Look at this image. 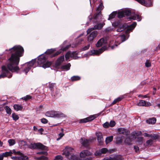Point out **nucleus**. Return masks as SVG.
I'll return each mask as SVG.
<instances>
[{
	"label": "nucleus",
	"mask_w": 160,
	"mask_h": 160,
	"mask_svg": "<svg viewBox=\"0 0 160 160\" xmlns=\"http://www.w3.org/2000/svg\"><path fill=\"white\" fill-rule=\"evenodd\" d=\"M66 117V115L61 112L59 111L55 112L54 116V118H64Z\"/></svg>",
	"instance_id": "obj_17"
},
{
	"label": "nucleus",
	"mask_w": 160,
	"mask_h": 160,
	"mask_svg": "<svg viewBox=\"0 0 160 160\" xmlns=\"http://www.w3.org/2000/svg\"><path fill=\"white\" fill-rule=\"evenodd\" d=\"M118 17L119 18H121L125 17L123 11L118 12Z\"/></svg>",
	"instance_id": "obj_44"
},
{
	"label": "nucleus",
	"mask_w": 160,
	"mask_h": 160,
	"mask_svg": "<svg viewBox=\"0 0 160 160\" xmlns=\"http://www.w3.org/2000/svg\"><path fill=\"white\" fill-rule=\"evenodd\" d=\"M103 126L105 128H108L110 127L109 123L108 122H106L103 124Z\"/></svg>",
	"instance_id": "obj_58"
},
{
	"label": "nucleus",
	"mask_w": 160,
	"mask_h": 160,
	"mask_svg": "<svg viewBox=\"0 0 160 160\" xmlns=\"http://www.w3.org/2000/svg\"><path fill=\"white\" fill-rule=\"evenodd\" d=\"M69 158L70 160H78L77 157L75 155H71Z\"/></svg>",
	"instance_id": "obj_49"
},
{
	"label": "nucleus",
	"mask_w": 160,
	"mask_h": 160,
	"mask_svg": "<svg viewBox=\"0 0 160 160\" xmlns=\"http://www.w3.org/2000/svg\"><path fill=\"white\" fill-rule=\"evenodd\" d=\"M74 149L71 147H66L64 152L62 153V154L65 155L66 157L68 158H69V156H71L72 154L74 152Z\"/></svg>",
	"instance_id": "obj_5"
},
{
	"label": "nucleus",
	"mask_w": 160,
	"mask_h": 160,
	"mask_svg": "<svg viewBox=\"0 0 160 160\" xmlns=\"http://www.w3.org/2000/svg\"><path fill=\"white\" fill-rule=\"evenodd\" d=\"M151 105L150 102H146L143 100H140L139 102L137 104V105L139 106L148 107Z\"/></svg>",
	"instance_id": "obj_14"
},
{
	"label": "nucleus",
	"mask_w": 160,
	"mask_h": 160,
	"mask_svg": "<svg viewBox=\"0 0 160 160\" xmlns=\"http://www.w3.org/2000/svg\"><path fill=\"white\" fill-rule=\"evenodd\" d=\"M130 18L133 20H137L138 21H140L141 19L140 16L137 14L131 16L130 17Z\"/></svg>",
	"instance_id": "obj_25"
},
{
	"label": "nucleus",
	"mask_w": 160,
	"mask_h": 160,
	"mask_svg": "<svg viewBox=\"0 0 160 160\" xmlns=\"http://www.w3.org/2000/svg\"><path fill=\"white\" fill-rule=\"evenodd\" d=\"M94 22H100L102 19V15L100 11H97L93 16Z\"/></svg>",
	"instance_id": "obj_8"
},
{
	"label": "nucleus",
	"mask_w": 160,
	"mask_h": 160,
	"mask_svg": "<svg viewBox=\"0 0 160 160\" xmlns=\"http://www.w3.org/2000/svg\"><path fill=\"white\" fill-rule=\"evenodd\" d=\"M62 157L61 155H57L55 157L54 160H62Z\"/></svg>",
	"instance_id": "obj_51"
},
{
	"label": "nucleus",
	"mask_w": 160,
	"mask_h": 160,
	"mask_svg": "<svg viewBox=\"0 0 160 160\" xmlns=\"http://www.w3.org/2000/svg\"><path fill=\"white\" fill-rule=\"evenodd\" d=\"M13 108L14 109L17 111L21 110L23 108L21 105L16 104L14 105Z\"/></svg>",
	"instance_id": "obj_26"
},
{
	"label": "nucleus",
	"mask_w": 160,
	"mask_h": 160,
	"mask_svg": "<svg viewBox=\"0 0 160 160\" xmlns=\"http://www.w3.org/2000/svg\"><path fill=\"white\" fill-rule=\"evenodd\" d=\"M91 142V140H88L84 138H81L80 139V142L81 144L85 147L88 146Z\"/></svg>",
	"instance_id": "obj_12"
},
{
	"label": "nucleus",
	"mask_w": 160,
	"mask_h": 160,
	"mask_svg": "<svg viewBox=\"0 0 160 160\" xmlns=\"http://www.w3.org/2000/svg\"><path fill=\"white\" fill-rule=\"evenodd\" d=\"M55 51V50L53 49H50L48 50L46 52L47 54H51L54 52Z\"/></svg>",
	"instance_id": "obj_48"
},
{
	"label": "nucleus",
	"mask_w": 160,
	"mask_h": 160,
	"mask_svg": "<svg viewBox=\"0 0 160 160\" xmlns=\"http://www.w3.org/2000/svg\"><path fill=\"white\" fill-rule=\"evenodd\" d=\"M150 137L152 139L154 140V139H157L158 138V136L156 135L151 134Z\"/></svg>",
	"instance_id": "obj_60"
},
{
	"label": "nucleus",
	"mask_w": 160,
	"mask_h": 160,
	"mask_svg": "<svg viewBox=\"0 0 160 160\" xmlns=\"http://www.w3.org/2000/svg\"><path fill=\"white\" fill-rule=\"evenodd\" d=\"M137 23L136 22H133L132 24L129 26H127L125 24L120 25V27L117 29V31L118 32H121L124 30L127 27L126 30V33H129L132 32L136 26Z\"/></svg>",
	"instance_id": "obj_2"
},
{
	"label": "nucleus",
	"mask_w": 160,
	"mask_h": 160,
	"mask_svg": "<svg viewBox=\"0 0 160 160\" xmlns=\"http://www.w3.org/2000/svg\"><path fill=\"white\" fill-rule=\"evenodd\" d=\"M31 68L27 66V67H26L24 69L23 72H24L26 74L30 70Z\"/></svg>",
	"instance_id": "obj_54"
},
{
	"label": "nucleus",
	"mask_w": 160,
	"mask_h": 160,
	"mask_svg": "<svg viewBox=\"0 0 160 160\" xmlns=\"http://www.w3.org/2000/svg\"><path fill=\"white\" fill-rule=\"evenodd\" d=\"M39 159L41 160H46L48 159L47 157L44 155H42L38 158Z\"/></svg>",
	"instance_id": "obj_57"
},
{
	"label": "nucleus",
	"mask_w": 160,
	"mask_h": 160,
	"mask_svg": "<svg viewBox=\"0 0 160 160\" xmlns=\"http://www.w3.org/2000/svg\"><path fill=\"white\" fill-rule=\"evenodd\" d=\"M18 160H28V158L27 156L22 155L17 158Z\"/></svg>",
	"instance_id": "obj_31"
},
{
	"label": "nucleus",
	"mask_w": 160,
	"mask_h": 160,
	"mask_svg": "<svg viewBox=\"0 0 160 160\" xmlns=\"http://www.w3.org/2000/svg\"><path fill=\"white\" fill-rule=\"evenodd\" d=\"M37 153L38 154L44 155H47L48 154V153L46 151L39 152Z\"/></svg>",
	"instance_id": "obj_56"
},
{
	"label": "nucleus",
	"mask_w": 160,
	"mask_h": 160,
	"mask_svg": "<svg viewBox=\"0 0 160 160\" xmlns=\"http://www.w3.org/2000/svg\"><path fill=\"white\" fill-rule=\"evenodd\" d=\"M142 132L141 131H134L132 132L131 137H133V138H136V137L140 136L142 135Z\"/></svg>",
	"instance_id": "obj_19"
},
{
	"label": "nucleus",
	"mask_w": 160,
	"mask_h": 160,
	"mask_svg": "<svg viewBox=\"0 0 160 160\" xmlns=\"http://www.w3.org/2000/svg\"><path fill=\"white\" fill-rule=\"evenodd\" d=\"M103 26V24L102 23H98L94 26L93 28L88 29L87 31V34H88L90 32L93 30L94 29H100Z\"/></svg>",
	"instance_id": "obj_9"
},
{
	"label": "nucleus",
	"mask_w": 160,
	"mask_h": 160,
	"mask_svg": "<svg viewBox=\"0 0 160 160\" xmlns=\"http://www.w3.org/2000/svg\"><path fill=\"white\" fill-rule=\"evenodd\" d=\"M134 139L133 137H131V136L128 137L125 140V142L128 144L131 145L132 144V141Z\"/></svg>",
	"instance_id": "obj_18"
},
{
	"label": "nucleus",
	"mask_w": 160,
	"mask_h": 160,
	"mask_svg": "<svg viewBox=\"0 0 160 160\" xmlns=\"http://www.w3.org/2000/svg\"><path fill=\"white\" fill-rule=\"evenodd\" d=\"M117 131L119 134L125 135H128L130 133V132L128 130L122 128H118Z\"/></svg>",
	"instance_id": "obj_11"
},
{
	"label": "nucleus",
	"mask_w": 160,
	"mask_h": 160,
	"mask_svg": "<svg viewBox=\"0 0 160 160\" xmlns=\"http://www.w3.org/2000/svg\"><path fill=\"white\" fill-rule=\"evenodd\" d=\"M123 136L117 137L116 138V142L117 144H120L122 142V138Z\"/></svg>",
	"instance_id": "obj_36"
},
{
	"label": "nucleus",
	"mask_w": 160,
	"mask_h": 160,
	"mask_svg": "<svg viewBox=\"0 0 160 160\" xmlns=\"http://www.w3.org/2000/svg\"><path fill=\"white\" fill-rule=\"evenodd\" d=\"M32 98V96L29 95H27L26 96L22 98V99L24 100L25 101H27L28 100Z\"/></svg>",
	"instance_id": "obj_42"
},
{
	"label": "nucleus",
	"mask_w": 160,
	"mask_h": 160,
	"mask_svg": "<svg viewBox=\"0 0 160 160\" xmlns=\"http://www.w3.org/2000/svg\"><path fill=\"white\" fill-rule=\"evenodd\" d=\"M96 136L97 138L98 141L100 145L102 144L104 139L102 137V134L101 132H96Z\"/></svg>",
	"instance_id": "obj_13"
},
{
	"label": "nucleus",
	"mask_w": 160,
	"mask_h": 160,
	"mask_svg": "<svg viewBox=\"0 0 160 160\" xmlns=\"http://www.w3.org/2000/svg\"><path fill=\"white\" fill-rule=\"evenodd\" d=\"M4 109L5 110L7 113L9 114L10 115L11 113V110L9 107L8 106H6L4 107Z\"/></svg>",
	"instance_id": "obj_34"
},
{
	"label": "nucleus",
	"mask_w": 160,
	"mask_h": 160,
	"mask_svg": "<svg viewBox=\"0 0 160 160\" xmlns=\"http://www.w3.org/2000/svg\"><path fill=\"white\" fill-rule=\"evenodd\" d=\"M143 138L142 137H138L137 138V142L142 144L143 142Z\"/></svg>",
	"instance_id": "obj_40"
},
{
	"label": "nucleus",
	"mask_w": 160,
	"mask_h": 160,
	"mask_svg": "<svg viewBox=\"0 0 160 160\" xmlns=\"http://www.w3.org/2000/svg\"><path fill=\"white\" fill-rule=\"evenodd\" d=\"M41 122L42 123L44 124H45L47 123L48 122V121L46 118H43L41 119Z\"/></svg>",
	"instance_id": "obj_61"
},
{
	"label": "nucleus",
	"mask_w": 160,
	"mask_h": 160,
	"mask_svg": "<svg viewBox=\"0 0 160 160\" xmlns=\"http://www.w3.org/2000/svg\"><path fill=\"white\" fill-rule=\"evenodd\" d=\"M111 160H122L123 158L120 155H117L113 158H111Z\"/></svg>",
	"instance_id": "obj_27"
},
{
	"label": "nucleus",
	"mask_w": 160,
	"mask_h": 160,
	"mask_svg": "<svg viewBox=\"0 0 160 160\" xmlns=\"http://www.w3.org/2000/svg\"><path fill=\"white\" fill-rule=\"evenodd\" d=\"M55 112L54 111H48L46 113L45 115L47 117L54 118Z\"/></svg>",
	"instance_id": "obj_21"
},
{
	"label": "nucleus",
	"mask_w": 160,
	"mask_h": 160,
	"mask_svg": "<svg viewBox=\"0 0 160 160\" xmlns=\"http://www.w3.org/2000/svg\"><path fill=\"white\" fill-rule=\"evenodd\" d=\"M105 42V41L104 38L100 39L96 44V46L97 47H100L103 45Z\"/></svg>",
	"instance_id": "obj_22"
},
{
	"label": "nucleus",
	"mask_w": 160,
	"mask_h": 160,
	"mask_svg": "<svg viewBox=\"0 0 160 160\" xmlns=\"http://www.w3.org/2000/svg\"><path fill=\"white\" fill-rule=\"evenodd\" d=\"M47 58L44 56L40 57L38 59L37 63L40 65L42 64V67L44 68L49 67L51 64V62H47Z\"/></svg>",
	"instance_id": "obj_3"
},
{
	"label": "nucleus",
	"mask_w": 160,
	"mask_h": 160,
	"mask_svg": "<svg viewBox=\"0 0 160 160\" xmlns=\"http://www.w3.org/2000/svg\"><path fill=\"white\" fill-rule=\"evenodd\" d=\"M102 154H104L106 153L108 151V149L106 148H103L100 150Z\"/></svg>",
	"instance_id": "obj_53"
},
{
	"label": "nucleus",
	"mask_w": 160,
	"mask_h": 160,
	"mask_svg": "<svg viewBox=\"0 0 160 160\" xmlns=\"http://www.w3.org/2000/svg\"><path fill=\"white\" fill-rule=\"evenodd\" d=\"M59 135L60 136V137L57 139V140H59L64 135V134L63 133H60L59 134Z\"/></svg>",
	"instance_id": "obj_64"
},
{
	"label": "nucleus",
	"mask_w": 160,
	"mask_h": 160,
	"mask_svg": "<svg viewBox=\"0 0 160 160\" xmlns=\"http://www.w3.org/2000/svg\"><path fill=\"white\" fill-rule=\"evenodd\" d=\"M12 154V152L11 151L9 152H7L2 153L3 157H7L8 156H11Z\"/></svg>",
	"instance_id": "obj_33"
},
{
	"label": "nucleus",
	"mask_w": 160,
	"mask_h": 160,
	"mask_svg": "<svg viewBox=\"0 0 160 160\" xmlns=\"http://www.w3.org/2000/svg\"><path fill=\"white\" fill-rule=\"evenodd\" d=\"M66 43V42H64L63 44L61 45V51H65L68 50L71 47V45L70 44L65 45V44Z\"/></svg>",
	"instance_id": "obj_20"
},
{
	"label": "nucleus",
	"mask_w": 160,
	"mask_h": 160,
	"mask_svg": "<svg viewBox=\"0 0 160 160\" xmlns=\"http://www.w3.org/2000/svg\"><path fill=\"white\" fill-rule=\"evenodd\" d=\"M62 51L61 50H58L55 53L52 54L51 57H53L56 56L59 54Z\"/></svg>",
	"instance_id": "obj_47"
},
{
	"label": "nucleus",
	"mask_w": 160,
	"mask_h": 160,
	"mask_svg": "<svg viewBox=\"0 0 160 160\" xmlns=\"http://www.w3.org/2000/svg\"><path fill=\"white\" fill-rule=\"evenodd\" d=\"M98 116V114H94L91 115L88 118L80 119L79 121V122L80 123H86L91 121L96 118Z\"/></svg>",
	"instance_id": "obj_6"
},
{
	"label": "nucleus",
	"mask_w": 160,
	"mask_h": 160,
	"mask_svg": "<svg viewBox=\"0 0 160 160\" xmlns=\"http://www.w3.org/2000/svg\"><path fill=\"white\" fill-rule=\"evenodd\" d=\"M6 51H8V50ZM8 51L11 53V57L9 60V63L7 65V67L2 66V72L0 74V79L6 77L8 78H11L12 74L9 70L12 72H18L19 70V68L18 66L19 61L20 57L23 55L24 49L20 45L15 46L9 49Z\"/></svg>",
	"instance_id": "obj_1"
},
{
	"label": "nucleus",
	"mask_w": 160,
	"mask_h": 160,
	"mask_svg": "<svg viewBox=\"0 0 160 160\" xmlns=\"http://www.w3.org/2000/svg\"><path fill=\"white\" fill-rule=\"evenodd\" d=\"M153 143V140L152 139H150L147 140L146 142V146H150Z\"/></svg>",
	"instance_id": "obj_39"
},
{
	"label": "nucleus",
	"mask_w": 160,
	"mask_h": 160,
	"mask_svg": "<svg viewBox=\"0 0 160 160\" xmlns=\"http://www.w3.org/2000/svg\"><path fill=\"white\" fill-rule=\"evenodd\" d=\"M107 49V47L105 46H104L98 50H93L91 51V55H99Z\"/></svg>",
	"instance_id": "obj_7"
},
{
	"label": "nucleus",
	"mask_w": 160,
	"mask_h": 160,
	"mask_svg": "<svg viewBox=\"0 0 160 160\" xmlns=\"http://www.w3.org/2000/svg\"><path fill=\"white\" fill-rule=\"evenodd\" d=\"M71 65L70 63H68V64L62 65L61 67V69H62L66 70H68L70 69Z\"/></svg>",
	"instance_id": "obj_29"
},
{
	"label": "nucleus",
	"mask_w": 160,
	"mask_h": 160,
	"mask_svg": "<svg viewBox=\"0 0 160 160\" xmlns=\"http://www.w3.org/2000/svg\"><path fill=\"white\" fill-rule=\"evenodd\" d=\"M90 47V44H88V45L84 46L82 48V51H85L88 49Z\"/></svg>",
	"instance_id": "obj_55"
},
{
	"label": "nucleus",
	"mask_w": 160,
	"mask_h": 160,
	"mask_svg": "<svg viewBox=\"0 0 160 160\" xmlns=\"http://www.w3.org/2000/svg\"><path fill=\"white\" fill-rule=\"evenodd\" d=\"M36 60L35 59L32 60L31 61L23 65L24 66L27 65L28 67L31 68V67H32L33 65L35 63Z\"/></svg>",
	"instance_id": "obj_24"
},
{
	"label": "nucleus",
	"mask_w": 160,
	"mask_h": 160,
	"mask_svg": "<svg viewBox=\"0 0 160 160\" xmlns=\"http://www.w3.org/2000/svg\"><path fill=\"white\" fill-rule=\"evenodd\" d=\"M103 8L104 6L103 5L102 2H100V4L99 5L97 9V11L99 12V11L101 12V11L103 9Z\"/></svg>",
	"instance_id": "obj_30"
},
{
	"label": "nucleus",
	"mask_w": 160,
	"mask_h": 160,
	"mask_svg": "<svg viewBox=\"0 0 160 160\" xmlns=\"http://www.w3.org/2000/svg\"><path fill=\"white\" fill-rule=\"evenodd\" d=\"M134 149L136 152H138L139 151V148L137 146H134Z\"/></svg>",
	"instance_id": "obj_63"
},
{
	"label": "nucleus",
	"mask_w": 160,
	"mask_h": 160,
	"mask_svg": "<svg viewBox=\"0 0 160 160\" xmlns=\"http://www.w3.org/2000/svg\"><path fill=\"white\" fill-rule=\"evenodd\" d=\"M18 143L19 144H22V145L23 146H26L27 145L26 142L23 140H19L18 141Z\"/></svg>",
	"instance_id": "obj_46"
},
{
	"label": "nucleus",
	"mask_w": 160,
	"mask_h": 160,
	"mask_svg": "<svg viewBox=\"0 0 160 160\" xmlns=\"http://www.w3.org/2000/svg\"><path fill=\"white\" fill-rule=\"evenodd\" d=\"M145 66L147 67H149L151 66V64L149 61L148 60H147L145 63Z\"/></svg>",
	"instance_id": "obj_59"
},
{
	"label": "nucleus",
	"mask_w": 160,
	"mask_h": 160,
	"mask_svg": "<svg viewBox=\"0 0 160 160\" xmlns=\"http://www.w3.org/2000/svg\"><path fill=\"white\" fill-rule=\"evenodd\" d=\"M98 35V32L96 31H94L92 32L88 36V41L89 42H91L93 41L94 39Z\"/></svg>",
	"instance_id": "obj_10"
},
{
	"label": "nucleus",
	"mask_w": 160,
	"mask_h": 160,
	"mask_svg": "<svg viewBox=\"0 0 160 160\" xmlns=\"http://www.w3.org/2000/svg\"><path fill=\"white\" fill-rule=\"evenodd\" d=\"M113 137L112 136L107 137L105 140L106 143L108 144L111 142L113 140Z\"/></svg>",
	"instance_id": "obj_35"
},
{
	"label": "nucleus",
	"mask_w": 160,
	"mask_h": 160,
	"mask_svg": "<svg viewBox=\"0 0 160 160\" xmlns=\"http://www.w3.org/2000/svg\"><path fill=\"white\" fill-rule=\"evenodd\" d=\"M102 153L100 150H98L95 153V155L96 156H100L101 155Z\"/></svg>",
	"instance_id": "obj_50"
},
{
	"label": "nucleus",
	"mask_w": 160,
	"mask_h": 160,
	"mask_svg": "<svg viewBox=\"0 0 160 160\" xmlns=\"http://www.w3.org/2000/svg\"><path fill=\"white\" fill-rule=\"evenodd\" d=\"M75 52H74L71 53V52L70 51H68V52L65 55V57L66 60H68L70 58H72L73 59H76V56H75Z\"/></svg>",
	"instance_id": "obj_15"
},
{
	"label": "nucleus",
	"mask_w": 160,
	"mask_h": 160,
	"mask_svg": "<svg viewBox=\"0 0 160 160\" xmlns=\"http://www.w3.org/2000/svg\"><path fill=\"white\" fill-rule=\"evenodd\" d=\"M156 121V118H151L147 120V122L149 124H154L155 123Z\"/></svg>",
	"instance_id": "obj_28"
},
{
	"label": "nucleus",
	"mask_w": 160,
	"mask_h": 160,
	"mask_svg": "<svg viewBox=\"0 0 160 160\" xmlns=\"http://www.w3.org/2000/svg\"><path fill=\"white\" fill-rule=\"evenodd\" d=\"M91 153L88 150H83L82 151L80 154V156L81 158H84L90 155Z\"/></svg>",
	"instance_id": "obj_16"
},
{
	"label": "nucleus",
	"mask_w": 160,
	"mask_h": 160,
	"mask_svg": "<svg viewBox=\"0 0 160 160\" xmlns=\"http://www.w3.org/2000/svg\"><path fill=\"white\" fill-rule=\"evenodd\" d=\"M8 142L10 146H12L15 143V140L13 139H9L8 141Z\"/></svg>",
	"instance_id": "obj_38"
},
{
	"label": "nucleus",
	"mask_w": 160,
	"mask_h": 160,
	"mask_svg": "<svg viewBox=\"0 0 160 160\" xmlns=\"http://www.w3.org/2000/svg\"><path fill=\"white\" fill-rule=\"evenodd\" d=\"M81 78L78 76H73L71 77V80L72 81H78Z\"/></svg>",
	"instance_id": "obj_37"
},
{
	"label": "nucleus",
	"mask_w": 160,
	"mask_h": 160,
	"mask_svg": "<svg viewBox=\"0 0 160 160\" xmlns=\"http://www.w3.org/2000/svg\"><path fill=\"white\" fill-rule=\"evenodd\" d=\"M78 42H76V46L78 44H79L81 43V42L83 40V39H79L78 40Z\"/></svg>",
	"instance_id": "obj_62"
},
{
	"label": "nucleus",
	"mask_w": 160,
	"mask_h": 160,
	"mask_svg": "<svg viewBox=\"0 0 160 160\" xmlns=\"http://www.w3.org/2000/svg\"><path fill=\"white\" fill-rule=\"evenodd\" d=\"M12 117L13 119L15 121L18 120L19 118L18 116L14 113L12 114Z\"/></svg>",
	"instance_id": "obj_43"
},
{
	"label": "nucleus",
	"mask_w": 160,
	"mask_h": 160,
	"mask_svg": "<svg viewBox=\"0 0 160 160\" xmlns=\"http://www.w3.org/2000/svg\"><path fill=\"white\" fill-rule=\"evenodd\" d=\"M56 84L55 83H52L49 85V88L52 91H53L54 87H55Z\"/></svg>",
	"instance_id": "obj_45"
},
{
	"label": "nucleus",
	"mask_w": 160,
	"mask_h": 160,
	"mask_svg": "<svg viewBox=\"0 0 160 160\" xmlns=\"http://www.w3.org/2000/svg\"><path fill=\"white\" fill-rule=\"evenodd\" d=\"M27 146L28 148L30 149H38L43 150H47L48 149L47 147L40 143H31Z\"/></svg>",
	"instance_id": "obj_4"
},
{
	"label": "nucleus",
	"mask_w": 160,
	"mask_h": 160,
	"mask_svg": "<svg viewBox=\"0 0 160 160\" xmlns=\"http://www.w3.org/2000/svg\"><path fill=\"white\" fill-rule=\"evenodd\" d=\"M123 12L125 17L126 16H129L131 14V11L128 9L125 10L123 11Z\"/></svg>",
	"instance_id": "obj_32"
},
{
	"label": "nucleus",
	"mask_w": 160,
	"mask_h": 160,
	"mask_svg": "<svg viewBox=\"0 0 160 160\" xmlns=\"http://www.w3.org/2000/svg\"><path fill=\"white\" fill-rule=\"evenodd\" d=\"M64 60V56H61L57 60L56 64L58 65H60Z\"/></svg>",
	"instance_id": "obj_23"
},
{
	"label": "nucleus",
	"mask_w": 160,
	"mask_h": 160,
	"mask_svg": "<svg viewBox=\"0 0 160 160\" xmlns=\"http://www.w3.org/2000/svg\"><path fill=\"white\" fill-rule=\"evenodd\" d=\"M116 124V122L114 121H111L109 123V126L111 127H114Z\"/></svg>",
	"instance_id": "obj_52"
},
{
	"label": "nucleus",
	"mask_w": 160,
	"mask_h": 160,
	"mask_svg": "<svg viewBox=\"0 0 160 160\" xmlns=\"http://www.w3.org/2000/svg\"><path fill=\"white\" fill-rule=\"evenodd\" d=\"M116 15V14L114 12H112L111 14L109 16V17L108 18V20H110L111 19L114 18L115 16Z\"/></svg>",
	"instance_id": "obj_41"
}]
</instances>
